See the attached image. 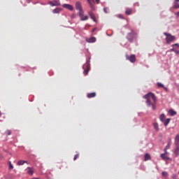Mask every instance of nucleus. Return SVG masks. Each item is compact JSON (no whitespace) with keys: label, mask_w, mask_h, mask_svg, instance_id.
<instances>
[{"label":"nucleus","mask_w":179,"mask_h":179,"mask_svg":"<svg viewBox=\"0 0 179 179\" xmlns=\"http://www.w3.org/2000/svg\"><path fill=\"white\" fill-rule=\"evenodd\" d=\"M144 99H146V103L148 106H152V110H156L157 108V98L155 97V94L152 92H149L146 95L143 96Z\"/></svg>","instance_id":"f257e3e1"},{"label":"nucleus","mask_w":179,"mask_h":179,"mask_svg":"<svg viewBox=\"0 0 179 179\" xmlns=\"http://www.w3.org/2000/svg\"><path fill=\"white\" fill-rule=\"evenodd\" d=\"M137 37L138 35L134 30H131V32H129L127 36V38L129 43H134V41L136 40Z\"/></svg>","instance_id":"f03ea898"},{"label":"nucleus","mask_w":179,"mask_h":179,"mask_svg":"<svg viewBox=\"0 0 179 179\" xmlns=\"http://www.w3.org/2000/svg\"><path fill=\"white\" fill-rule=\"evenodd\" d=\"M75 8H76V10L78 11V15L83 16V15H84L83 7V4L80 1L76 2Z\"/></svg>","instance_id":"7ed1b4c3"},{"label":"nucleus","mask_w":179,"mask_h":179,"mask_svg":"<svg viewBox=\"0 0 179 179\" xmlns=\"http://www.w3.org/2000/svg\"><path fill=\"white\" fill-rule=\"evenodd\" d=\"M164 35L166 36V41L167 44L172 43L173 41L176 40V36L168 34L167 32H164Z\"/></svg>","instance_id":"20e7f679"},{"label":"nucleus","mask_w":179,"mask_h":179,"mask_svg":"<svg viewBox=\"0 0 179 179\" xmlns=\"http://www.w3.org/2000/svg\"><path fill=\"white\" fill-rule=\"evenodd\" d=\"M83 69H84V75L87 76L88 72L90 71V59H88L86 62V69H85V67L83 66Z\"/></svg>","instance_id":"39448f33"},{"label":"nucleus","mask_w":179,"mask_h":179,"mask_svg":"<svg viewBox=\"0 0 179 179\" xmlns=\"http://www.w3.org/2000/svg\"><path fill=\"white\" fill-rule=\"evenodd\" d=\"M125 57L127 60L130 61L131 63H134L136 60V56L134 55L129 56L128 54H126Z\"/></svg>","instance_id":"423d86ee"},{"label":"nucleus","mask_w":179,"mask_h":179,"mask_svg":"<svg viewBox=\"0 0 179 179\" xmlns=\"http://www.w3.org/2000/svg\"><path fill=\"white\" fill-rule=\"evenodd\" d=\"M87 3L90 5V7L91 8V9L92 10H95V7H94V4H95V1L94 0H87Z\"/></svg>","instance_id":"0eeeda50"},{"label":"nucleus","mask_w":179,"mask_h":179,"mask_svg":"<svg viewBox=\"0 0 179 179\" xmlns=\"http://www.w3.org/2000/svg\"><path fill=\"white\" fill-rule=\"evenodd\" d=\"M62 7L64 8L65 9L70 10V11L73 10V6H72L71 4L64 3V4H63Z\"/></svg>","instance_id":"6e6552de"},{"label":"nucleus","mask_w":179,"mask_h":179,"mask_svg":"<svg viewBox=\"0 0 179 179\" xmlns=\"http://www.w3.org/2000/svg\"><path fill=\"white\" fill-rule=\"evenodd\" d=\"M27 174H29L30 176H33L34 173V169L31 168V167H27Z\"/></svg>","instance_id":"1a4fd4ad"},{"label":"nucleus","mask_w":179,"mask_h":179,"mask_svg":"<svg viewBox=\"0 0 179 179\" xmlns=\"http://www.w3.org/2000/svg\"><path fill=\"white\" fill-rule=\"evenodd\" d=\"M90 17L94 22H97L96 18L95 17V15L92 12L89 13Z\"/></svg>","instance_id":"9d476101"},{"label":"nucleus","mask_w":179,"mask_h":179,"mask_svg":"<svg viewBox=\"0 0 179 179\" xmlns=\"http://www.w3.org/2000/svg\"><path fill=\"white\" fill-rule=\"evenodd\" d=\"M125 13L127 15H131L133 13V9L132 8H127Z\"/></svg>","instance_id":"9b49d317"},{"label":"nucleus","mask_w":179,"mask_h":179,"mask_svg":"<svg viewBox=\"0 0 179 179\" xmlns=\"http://www.w3.org/2000/svg\"><path fill=\"white\" fill-rule=\"evenodd\" d=\"M173 8H174V9H178L179 8V0H175Z\"/></svg>","instance_id":"f8f14e48"},{"label":"nucleus","mask_w":179,"mask_h":179,"mask_svg":"<svg viewBox=\"0 0 179 179\" xmlns=\"http://www.w3.org/2000/svg\"><path fill=\"white\" fill-rule=\"evenodd\" d=\"M159 120L162 122L164 123V120H166V117H165V115L164 113H162L159 116Z\"/></svg>","instance_id":"ddd939ff"},{"label":"nucleus","mask_w":179,"mask_h":179,"mask_svg":"<svg viewBox=\"0 0 179 179\" xmlns=\"http://www.w3.org/2000/svg\"><path fill=\"white\" fill-rule=\"evenodd\" d=\"M175 145L179 146V134H177L175 138Z\"/></svg>","instance_id":"4468645a"},{"label":"nucleus","mask_w":179,"mask_h":179,"mask_svg":"<svg viewBox=\"0 0 179 179\" xmlns=\"http://www.w3.org/2000/svg\"><path fill=\"white\" fill-rule=\"evenodd\" d=\"M80 17L81 21H87L89 18L88 15H81Z\"/></svg>","instance_id":"2eb2a0df"},{"label":"nucleus","mask_w":179,"mask_h":179,"mask_svg":"<svg viewBox=\"0 0 179 179\" xmlns=\"http://www.w3.org/2000/svg\"><path fill=\"white\" fill-rule=\"evenodd\" d=\"M153 127H154V129L156 131H159V124L157 122L153 123Z\"/></svg>","instance_id":"dca6fc26"},{"label":"nucleus","mask_w":179,"mask_h":179,"mask_svg":"<svg viewBox=\"0 0 179 179\" xmlns=\"http://www.w3.org/2000/svg\"><path fill=\"white\" fill-rule=\"evenodd\" d=\"M169 113L171 116H174V115H177V112L173 110V109H170L169 111Z\"/></svg>","instance_id":"f3484780"},{"label":"nucleus","mask_w":179,"mask_h":179,"mask_svg":"<svg viewBox=\"0 0 179 179\" xmlns=\"http://www.w3.org/2000/svg\"><path fill=\"white\" fill-rule=\"evenodd\" d=\"M96 95V92H90V94H87L88 98H94Z\"/></svg>","instance_id":"a211bd4d"},{"label":"nucleus","mask_w":179,"mask_h":179,"mask_svg":"<svg viewBox=\"0 0 179 179\" xmlns=\"http://www.w3.org/2000/svg\"><path fill=\"white\" fill-rule=\"evenodd\" d=\"M24 164H27V162L24 160H20L17 162L18 166H22V165H24Z\"/></svg>","instance_id":"6ab92c4d"},{"label":"nucleus","mask_w":179,"mask_h":179,"mask_svg":"<svg viewBox=\"0 0 179 179\" xmlns=\"http://www.w3.org/2000/svg\"><path fill=\"white\" fill-rule=\"evenodd\" d=\"M161 158L164 160H169V157L166 154H161Z\"/></svg>","instance_id":"aec40b11"},{"label":"nucleus","mask_w":179,"mask_h":179,"mask_svg":"<svg viewBox=\"0 0 179 179\" xmlns=\"http://www.w3.org/2000/svg\"><path fill=\"white\" fill-rule=\"evenodd\" d=\"M171 119L170 118H167L166 120L165 119L164 122V124L165 127L169 125V123L170 122Z\"/></svg>","instance_id":"412c9836"},{"label":"nucleus","mask_w":179,"mask_h":179,"mask_svg":"<svg viewBox=\"0 0 179 179\" xmlns=\"http://www.w3.org/2000/svg\"><path fill=\"white\" fill-rule=\"evenodd\" d=\"M176 148L175 150V155L177 157L179 155V145H176Z\"/></svg>","instance_id":"4be33fe9"},{"label":"nucleus","mask_w":179,"mask_h":179,"mask_svg":"<svg viewBox=\"0 0 179 179\" xmlns=\"http://www.w3.org/2000/svg\"><path fill=\"white\" fill-rule=\"evenodd\" d=\"M62 9L59 8H57L52 10L53 13H59L61 12Z\"/></svg>","instance_id":"5701e85b"},{"label":"nucleus","mask_w":179,"mask_h":179,"mask_svg":"<svg viewBox=\"0 0 179 179\" xmlns=\"http://www.w3.org/2000/svg\"><path fill=\"white\" fill-rule=\"evenodd\" d=\"M53 3H54L55 6H61V3H59V1L54 0Z\"/></svg>","instance_id":"b1692460"},{"label":"nucleus","mask_w":179,"mask_h":179,"mask_svg":"<svg viewBox=\"0 0 179 179\" xmlns=\"http://www.w3.org/2000/svg\"><path fill=\"white\" fill-rule=\"evenodd\" d=\"M96 41V39L95 37H91V38H90L89 43H95Z\"/></svg>","instance_id":"393cba45"},{"label":"nucleus","mask_w":179,"mask_h":179,"mask_svg":"<svg viewBox=\"0 0 179 179\" xmlns=\"http://www.w3.org/2000/svg\"><path fill=\"white\" fill-rule=\"evenodd\" d=\"M162 176H164L165 178H169V173L166 171H162Z\"/></svg>","instance_id":"a878e982"},{"label":"nucleus","mask_w":179,"mask_h":179,"mask_svg":"<svg viewBox=\"0 0 179 179\" xmlns=\"http://www.w3.org/2000/svg\"><path fill=\"white\" fill-rule=\"evenodd\" d=\"M171 146V141H169L168 144L165 147V149L169 150Z\"/></svg>","instance_id":"bb28decb"},{"label":"nucleus","mask_w":179,"mask_h":179,"mask_svg":"<svg viewBox=\"0 0 179 179\" xmlns=\"http://www.w3.org/2000/svg\"><path fill=\"white\" fill-rule=\"evenodd\" d=\"M150 159V155L149 154H146L145 155V161H148Z\"/></svg>","instance_id":"cd10ccee"},{"label":"nucleus","mask_w":179,"mask_h":179,"mask_svg":"<svg viewBox=\"0 0 179 179\" xmlns=\"http://www.w3.org/2000/svg\"><path fill=\"white\" fill-rule=\"evenodd\" d=\"M157 87H163L164 89L166 90V88H165L164 85L160 83H157Z\"/></svg>","instance_id":"c85d7f7f"},{"label":"nucleus","mask_w":179,"mask_h":179,"mask_svg":"<svg viewBox=\"0 0 179 179\" xmlns=\"http://www.w3.org/2000/svg\"><path fill=\"white\" fill-rule=\"evenodd\" d=\"M9 164V169L12 170L14 169V166L12 165V163L10 162H8Z\"/></svg>","instance_id":"c756f323"},{"label":"nucleus","mask_w":179,"mask_h":179,"mask_svg":"<svg viewBox=\"0 0 179 179\" xmlns=\"http://www.w3.org/2000/svg\"><path fill=\"white\" fill-rule=\"evenodd\" d=\"M6 133L7 136H10V135H11V131H10V130H7V131H6Z\"/></svg>","instance_id":"7c9ffc66"},{"label":"nucleus","mask_w":179,"mask_h":179,"mask_svg":"<svg viewBox=\"0 0 179 179\" xmlns=\"http://www.w3.org/2000/svg\"><path fill=\"white\" fill-rule=\"evenodd\" d=\"M48 4L50 5L51 6H55L54 1H50V2L48 3Z\"/></svg>","instance_id":"2f4dec72"},{"label":"nucleus","mask_w":179,"mask_h":179,"mask_svg":"<svg viewBox=\"0 0 179 179\" xmlns=\"http://www.w3.org/2000/svg\"><path fill=\"white\" fill-rule=\"evenodd\" d=\"M78 157H79V154L76 155L74 157V160H77Z\"/></svg>","instance_id":"473e14b6"},{"label":"nucleus","mask_w":179,"mask_h":179,"mask_svg":"<svg viewBox=\"0 0 179 179\" xmlns=\"http://www.w3.org/2000/svg\"><path fill=\"white\" fill-rule=\"evenodd\" d=\"M171 178H172L173 179H177V176H176V174H172Z\"/></svg>","instance_id":"72a5a7b5"},{"label":"nucleus","mask_w":179,"mask_h":179,"mask_svg":"<svg viewBox=\"0 0 179 179\" xmlns=\"http://www.w3.org/2000/svg\"><path fill=\"white\" fill-rule=\"evenodd\" d=\"M175 15H176L177 17H179V12L176 13H175Z\"/></svg>","instance_id":"f704fd0d"},{"label":"nucleus","mask_w":179,"mask_h":179,"mask_svg":"<svg viewBox=\"0 0 179 179\" xmlns=\"http://www.w3.org/2000/svg\"><path fill=\"white\" fill-rule=\"evenodd\" d=\"M164 154H165V155H166V154H168V152H167V149H164Z\"/></svg>","instance_id":"c9c22d12"},{"label":"nucleus","mask_w":179,"mask_h":179,"mask_svg":"<svg viewBox=\"0 0 179 179\" xmlns=\"http://www.w3.org/2000/svg\"><path fill=\"white\" fill-rule=\"evenodd\" d=\"M173 46H178V48H179V45H178V43H175V45H173Z\"/></svg>","instance_id":"e433bc0d"},{"label":"nucleus","mask_w":179,"mask_h":179,"mask_svg":"<svg viewBox=\"0 0 179 179\" xmlns=\"http://www.w3.org/2000/svg\"><path fill=\"white\" fill-rule=\"evenodd\" d=\"M103 11L107 13V9L106 8H103Z\"/></svg>","instance_id":"4c0bfd02"},{"label":"nucleus","mask_w":179,"mask_h":179,"mask_svg":"<svg viewBox=\"0 0 179 179\" xmlns=\"http://www.w3.org/2000/svg\"><path fill=\"white\" fill-rule=\"evenodd\" d=\"M96 3H99L100 0H96Z\"/></svg>","instance_id":"58836bf2"},{"label":"nucleus","mask_w":179,"mask_h":179,"mask_svg":"<svg viewBox=\"0 0 179 179\" xmlns=\"http://www.w3.org/2000/svg\"><path fill=\"white\" fill-rule=\"evenodd\" d=\"M95 30H96V28H94V29H92V32H94Z\"/></svg>","instance_id":"ea45409f"},{"label":"nucleus","mask_w":179,"mask_h":179,"mask_svg":"<svg viewBox=\"0 0 179 179\" xmlns=\"http://www.w3.org/2000/svg\"><path fill=\"white\" fill-rule=\"evenodd\" d=\"M32 179H40V178H32Z\"/></svg>","instance_id":"a19ab883"},{"label":"nucleus","mask_w":179,"mask_h":179,"mask_svg":"<svg viewBox=\"0 0 179 179\" xmlns=\"http://www.w3.org/2000/svg\"><path fill=\"white\" fill-rule=\"evenodd\" d=\"M171 50L173 51V49H171Z\"/></svg>","instance_id":"79ce46f5"},{"label":"nucleus","mask_w":179,"mask_h":179,"mask_svg":"<svg viewBox=\"0 0 179 179\" xmlns=\"http://www.w3.org/2000/svg\"><path fill=\"white\" fill-rule=\"evenodd\" d=\"M178 174L179 175V171H178Z\"/></svg>","instance_id":"37998d69"},{"label":"nucleus","mask_w":179,"mask_h":179,"mask_svg":"<svg viewBox=\"0 0 179 179\" xmlns=\"http://www.w3.org/2000/svg\"><path fill=\"white\" fill-rule=\"evenodd\" d=\"M1 115V113H0V116Z\"/></svg>","instance_id":"c03bdc74"},{"label":"nucleus","mask_w":179,"mask_h":179,"mask_svg":"<svg viewBox=\"0 0 179 179\" xmlns=\"http://www.w3.org/2000/svg\"><path fill=\"white\" fill-rule=\"evenodd\" d=\"M166 179H168V178H166Z\"/></svg>","instance_id":"a18cd8bd"}]
</instances>
